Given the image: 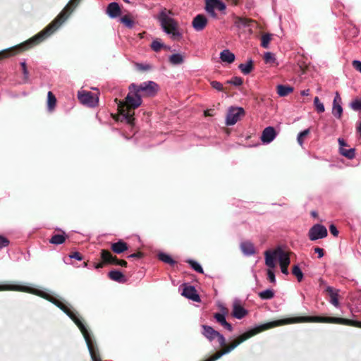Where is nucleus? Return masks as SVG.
Listing matches in <instances>:
<instances>
[{
    "mask_svg": "<svg viewBox=\"0 0 361 361\" xmlns=\"http://www.w3.org/2000/svg\"><path fill=\"white\" fill-rule=\"evenodd\" d=\"M240 0H233V5H238Z\"/></svg>",
    "mask_w": 361,
    "mask_h": 361,
    "instance_id": "nucleus-62",
    "label": "nucleus"
},
{
    "mask_svg": "<svg viewBox=\"0 0 361 361\" xmlns=\"http://www.w3.org/2000/svg\"><path fill=\"white\" fill-rule=\"evenodd\" d=\"M265 255V264L269 268H274L276 264L274 259L278 258L281 269V272L286 275L288 274V267L290 264V257L287 252L283 250L281 247H277L272 252L267 250Z\"/></svg>",
    "mask_w": 361,
    "mask_h": 361,
    "instance_id": "nucleus-6",
    "label": "nucleus"
},
{
    "mask_svg": "<svg viewBox=\"0 0 361 361\" xmlns=\"http://www.w3.org/2000/svg\"><path fill=\"white\" fill-rule=\"evenodd\" d=\"M208 20L203 14L197 15L192 21V26L197 32L202 31L207 25Z\"/></svg>",
    "mask_w": 361,
    "mask_h": 361,
    "instance_id": "nucleus-15",
    "label": "nucleus"
},
{
    "mask_svg": "<svg viewBox=\"0 0 361 361\" xmlns=\"http://www.w3.org/2000/svg\"><path fill=\"white\" fill-rule=\"evenodd\" d=\"M243 79L240 77H233L230 80H228L226 82L228 84H232L235 86H240L243 84Z\"/></svg>",
    "mask_w": 361,
    "mask_h": 361,
    "instance_id": "nucleus-46",
    "label": "nucleus"
},
{
    "mask_svg": "<svg viewBox=\"0 0 361 361\" xmlns=\"http://www.w3.org/2000/svg\"><path fill=\"white\" fill-rule=\"evenodd\" d=\"M352 65L356 71H359L361 73V61H357V60H354L352 62Z\"/></svg>",
    "mask_w": 361,
    "mask_h": 361,
    "instance_id": "nucleus-51",
    "label": "nucleus"
},
{
    "mask_svg": "<svg viewBox=\"0 0 361 361\" xmlns=\"http://www.w3.org/2000/svg\"><path fill=\"white\" fill-rule=\"evenodd\" d=\"M134 88L142 99V97H152L155 96L158 92L159 85L153 81H148L142 82L140 85L135 84Z\"/></svg>",
    "mask_w": 361,
    "mask_h": 361,
    "instance_id": "nucleus-7",
    "label": "nucleus"
},
{
    "mask_svg": "<svg viewBox=\"0 0 361 361\" xmlns=\"http://www.w3.org/2000/svg\"><path fill=\"white\" fill-rule=\"evenodd\" d=\"M329 231H330L331 233L334 236H338V231L337 230L336 227L334 224H331V225L329 226Z\"/></svg>",
    "mask_w": 361,
    "mask_h": 361,
    "instance_id": "nucleus-55",
    "label": "nucleus"
},
{
    "mask_svg": "<svg viewBox=\"0 0 361 361\" xmlns=\"http://www.w3.org/2000/svg\"><path fill=\"white\" fill-rule=\"evenodd\" d=\"M233 23H234V25L240 30L247 28L250 34H252V27L254 24H256L257 23L255 20H252L251 18L234 16H233Z\"/></svg>",
    "mask_w": 361,
    "mask_h": 361,
    "instance_id": "nucleus-12",
    "label": "nucleus"
},
{
    "mask_svg": "<svg viewBox=\"0 0 361 361\" xmlns=\"http://www.w3.org/2000/svg\"><path fill=\"white\" fill-rule=\"evenodd\" d=\"M164 47V44L161 43L159 40H154L151 44V48L156 52L161 50V48Z\"/></svg>",
    "mask_w": 361,
    "mask_h": 361,
    "instance_id": "nucleus-44",
    "label": "nucleus"
},
{
    "mask_svg": "<svg viewBox=\"0 0 361 361\" xmlns=\"http://www.w3.org/2000/svg\"><path fill=\"white\" fill-rule=\"evenodd\" d=\"M340 153L345 157L348 159H352L355 157V149L350 148L349 149H346L344 147H340Z\"/></svg>",
    "mask_w": 361,
    "mask_h": 361,
    "instance_id": "nucleus-34",
    "label": "nucleus"
},
{
    "mask_svg": "<svg viewBox=\"0 0 361 361\" xmlns=\"http://www.w3.org/2000/svg\"><path fill=\"white\" fill-rule=\"evenodd\" d=\"M303 322H321V323H331L342 325H347L361 328V322L352 320L341 317H322V316H301L290 317L286 319H279L266 324L259 325L254 329L240 334L235 339H234L228 345L226 343L225 337L219 332L216 338L221 349L214 353L204 361H216L219 359L222 355L229 353L234 350L238 345L245 342L251 337L257 335V334L266 331L267 329L274 328L279 326L294 323H303Z\"/></svg>",
    "mask_w": 361,
    "mask_h": 361,
    "instance_id": "nucleus-1",
    "label": "nucleus"
},
{
    "mask_svg": "<svg viewBox=\"0 0 361 361\" xmlns=\"http://www.w3.org/2000/svg\"><path fill=\"white\" fill-rule=\"evenodd\" d=\"M314 250L318 254L319 258H322L324 255V250L321 247H316L314 248Z\"/></svg>",
    "mask_w": 361,
    "mask_h": 361,
    "instance_id": "nucleus-53",
    "label": "nucleus"
},
{
    "mask_svg": "<svg viewBox=\"0 0 361 361\" xmlns=\"http://www.w3.org/2000/svg\"><path fill=\"white\" fill-rule=\"evenodd\" d=\"M357 132L360 133V135L361 136V122L360 123L359 126H357Z\"/></svg>",
    "mask_w": 361,
    "mask_h": 361,
    "instance_id": "nucleus-60",
    "label": "nucleus"
},
{
    "mask_svg": "<svg viewBox=\"0 0 361 361\" xmlns=\"http://www.w3.org/2000/svg\"><path fill=\"white\" fill-rule=\"evenodd\" d=\"M85 266L87 267V262H85Z\"/></svg>",
    "mask_w": 361,
    "mask_h": 361,
    "instance_id": "nucleus-64",
    "label": "nucleus"
},
{
    "mask_svg": "<svg viewBox=\"0 0 361 361\" xmlns=\"http://www.w3.org/2000/svg\"><path fill=\"white\" fill-rule=\"evenodd\" d=\"M272 35L269 33H266L263 35L261 37V46L263 48L267 49L269 48V44L271 40Z\"/></svg>",
    "mask_w": 361,
    "mask_h": 361,
    "instance_id": "nucleus-36",
    "label": "nucleus"
},
{
    "mask_svg": "<svg viewBox=\"0 0 361 361\" xmlns=\"http://www.w3.org/2000/svg\"><path fill=\"white\" fill-rule=\"evenodd\" d=\"M169 62L173 65H179L183 62V57L179 54H172L169 57Z\"/></svg>",
    "mask_w": 361,
    "mask_h": 361,
    "instance_id": "nucleus-35",
    "label": "nucleus"
},
{
    "mask_svg": "<svg viewBox=\"0 0 361 361\" xmlns=\"http://www.w3.org/2000/svg\"><path fill=\"white\" fill-rule=\"evenodd\" d=\"M240 249L246 255H252L255 253L254 245L250 241H244L240 243Z\"/></svg>",
    "mask_w": 361,
    "mask_h": 361,
    "instance_id": "nucleus-25",
    "label": "nucleus"
},
{
    "mask_svg": "<svg viewBox=\"0 0 361 361\" xmlns=\"http://www.w3.org/2000/svg\"><path fill=\"white\" fill-rule=\"evenodd\" d=\"M202 334L205 336L209 341H213L216 338V336L219 334V331L214 330L212 326L207 325H202Z\"/></svg>",
    "mask_w": 361,
    "mask_h": 361,
    "instance_id": "nucleus-24",
    "label": "nucleus"
},
{
    "mask_svg": "<svg viewBox=\"0 0 361 361\" xmlns=\"http://www.w3.org/2000/svg\"><path fill=\"white\" fill-rule=\"evenodd\" d=\"M205 4L207 6H212L213 8H216L219 11H224L226 9V5L221 0H206Z\"/></svg>",
    "mask_w": 361,
    "mask_h": 361,
    "instance_id": "nucleus-28",
    "label": "nucleus"
},
{
    "mask_svg": "<svg viewBox=\"0 0 361 361\" xmlns=\"http://www.w3.org/2000/svg\"><path fill=\"white\" fill-rule=\"evenodd\" d=\"M228 310L226 307H221V312H216L214 314V317L216 321L220 324L222 326H224L226 329L229 331L230 332L233 331L232 325L227 322L226 320V315L228 314Z\"/></svg>",
    "mask_w": 361,
    "mask_h": 361,
    "instance_id": "nucleus-14",
    "label": "nucleus"
},
{
    "mask_svg": "<svg viewBox=\"0 0 361 361\" xmlns=\"http://www.w3.org/2000/svg\"><path fill=\"white\" fill-rule=\"evenodd\" d=\"M210 85L211 86L218 90V91H220V92H224L226 91V88H224L222 85V84L218 81H216V80H212L210 82Z\"/></svg>",
    "mask_w": 361,
    "mask_h": 361,
    "instance_id": "nucleus-45",
    "label": "nucleus"
},
{
    "mask_svg": "<svg viewBox=\"0 0 361 361\" xmlns=\"http://www.w3.org/2000/svg\"><path fill=\"white\" fill-rule=\"evenodd\" d=\"M267 278L271 283H274L276 282L275 274L271 269L267 271Z\"/></svg>",
    "mask_w": 361,
    "mask_h": 361,
    "instance_id": "nucleus-50",
    "label": "nucleus"
},
{
    "mask_svg": "<svg viewBox=\"0 0 361 361\" xmlns=\"http://www.w3.org/2000/svg\"><path fill=\"white\" fill-rule=\"evenodd\" d=\"M78 98L82 104L90 107L96 106L99 102L98 97L90 92H78Z\"/></svg>",
    "mask_w": 361,
    "mask_h": 361,
    "instance_id": "nucleus-11",
    "label": "nucleus"
},
{
    "mask_svg": "<svg viewBox=\"0 0 361 361\" xmlns=\"http://www.w3.org/2000/svg\"><path fill=\"white\" fill-rule=\"evenodd\" d=\"M311 214L314 217H317V213L316 212H314V211L312 212Z\"/></svg>",
    "mask_w": 361,
    "mask_h": 361,
    "instance_id": "nucleus-61",
    "label": "nucleus"
},
{
    "mask_svg": "<svg viewBox=\"0 0 361 361\" xmlns=\"http://www.w3.org/2000/svg\"><path fill=\"white\" fill-rule=\"evenodd\" d=\"M276 136L274 128L269 126L265 128L262 133L261 140L263 143H270Z\"/></svg>",
    "mask_w": 361,
    "mask_h": 361,
    "instance_id": "nucleus-17",
    "label": "nucleus"
},
{
    "mask_svg": "<svg viewBox=\"0 0 361 361\" xmlns=\"http://www.w3.org/2000/svg\"><path fill=\"white\" fill-rule=\"evenodd\" d=\"M135 83H132L128 87V93L124 100L115 99L118 105L119 116L122 117L121 121H125L127 123L133 126L135 121V110L141 106L142 99L140 95L134 88Z\"/></svg>",
    "mask_w": 361,
    "mask_h": 361,
    "instance_id": "nucleus-3",
    "label": "nucleus"
},
{
    "mask_svg": "<svg viewBox=\"0 0 361 361\" xmlns=\"http://www.w3.org/2000/svg\"><path fill=\"white\" fill-rule=\"evenodd\" d=\"M326 293H327L328 296L329 297V302L336 307H338L339 306V290L338 289H336L333 287L328 286L326 290Z\"/></svg>",
    "mask_w": 361,
    "mask_h": 361,
    "instance_id": "nucleus-18",
    "label": "nucleus"
},
{
    "mask_svg": "<svg viewBox=\"0 0 361 361\" xmlns=\"http://www.w3.org/2000/svg\"><path fill=\"white\" fill-rule=\"evenodd\" d=\"M143 257V253L142 252H137L135 253L130 255L128 257V258H142Z\"/></svg>",
    "mask_w": 361,
    "mask_h": 361,
    "instance_id": "nucleus-57",
    "label": "nucleus"
},
{
    "mask_svg": "<svg viewBox=\"0 0 361 361\" xmlns=\"http://www.w3.org/2000/svg\"><path fill=\"white\" fill-rule=\"evenodd\" d=\"M238 68L244 75H247L251 73L254 68L253 61L250 59L247 63H240Z\"/></svg>",
    "mask_w": 361,
    "mask_h": 361,
    "instance_id": "nucleus-29",
    "label": "nucleus"
},
{
    "mask_svg": "<svg viewBox=\"0 0 361 361\" xmlns=\"http://www.w3.org/2000/svg\"><path fill=\"white\" fill-rule=\"evenodd\" d=\"M105 264H109V262H105L104 260L102 259L101 262L99 263H93V266L95 269H100L102 268Z\"/></svg>",
    "mask_w": 361,
    "mask_h": 361,
    "instance_id": "nucleus-56",
    "label": "nucleus"
},
{
    "mask_svg": "<svg viewBox=\"0 0 361 361\" xmlns=\"http://www.w3.org/2000/svg\"><path fill=\"white\" fill-rule=\"evenodd\" d=\"M62 234H54L49 240V243L54 245H61L63 244L66 238L67 235L65 234L63 231H62Z\"/></svg>",
    "mask_w": 361,
    "mask_h": 361,
    "instance_id": "nucleus-27",
    "label": "nucleus"
},
{
    "mask_svg": "<svg viewBox=\"0 0 361 361\" xmlns=\"http://www.w3.org/2000/svg\"><path fill=\"white\" fill-rule=\"evenodd\" d=\"M169 14L173 15V13L171 10L164 8L159 13L157 18L164 31L171 35L173 39L178 40L182 37V34L178 31V23L173 18L169 17Z\"/></svg>",
    "mask_w": 361,
    "mask_h": 361,
    "instance_id": "nucleus-5",
    "label": "nucleus"
},
{
    "mask_svg": "<svg viewBox=\"0 0 361 361\" xmlns=\"http://www.w3.org/2000/svg\"><path fill=\"white\" fill-rule=\"evenodd\" d=\"M292 274L297 278L299 282H300L302 280L303 274L298 265H294L293 267Z\"/></svg>",
    "mask_w": 361,
    "mask_h": 361,
    "instance_id": "nucleus-37",
    "label": "nucleus"
},
{
    "mask_svg": "<svg viewBox=\"0 0 361 361\" xmlns=\"http://www.w3.org/2000/svg\"><path fill=\"white\" fill-rule=\"evenodd\" d=\"M341 104V98L339 93L336 92L333 101L332 114L337 118H341L343 114V108Z\"/></svg>",
    "mask_w": 361,
    "mask_h": 361,
    "instance_id": "nucleus-16",
    "label": "nucleus"
},
{
    "mask_svg": "<svg viewBox=\"0 0 361 361\" xmlns=\"http://www.w3.org/2000/svg\"><path fill=\"white\" fill-rule=\"evenodd\" d=\"M259 297L262 300H270L274 297V291L267 289L258 293Z\"/></svg>",
    "mask_w": 361,
    "mask_h": 361,
    "instance_id": "nucleus-33",
    "label": "nucleus"
},
{
    "mask_svg": "<svg viewBox=\"0 0 361 361\" xmlns=\"http://www.w3.org/2000/svg\"><path fill=\"white\" fill-rule=\"evenodd\" d=\"M80 0H71L63 11L44 29L16 46L0 51V61L19 54L35 47L51 36L68 18Z\"/></svg>",
    "mask_w": 361,
    "mask_h": 361,
    "instance_id": "nucleus-2",
    "label": "nucleus"
},
{
    "mask_svg": "<svg viewBox=\"0 0 361 361\" xmlns=\"http://www.w3.org/2000/svg\"><path fill=\"white\" fill-rule=\"evenodd\" d=\"M20 66L22 67L24 82H27L29 81L30 75H29V72L27 68L26 63L25 61L21 62Z\"/></svg>",
    "mask_w": 361,
    "mask_h": 361,
    "instance_id": "nucleus-41",
    "label": "nucleus"
},
{
    "mask_svg": "<svg viewBox=\"0 0 361 361\" xmlns=\"http://www.w3.org/2000/svg\"><path fill=\"white\" fill-rule=\"evenodd\" d=\"M301 94L302 96H308L310 94V90H304L301 92Z\"/></svg>",
    "mask_w": 361,
    "mask_h": 361,
    "instance_id": "nucleus-59",
    "label": "nucleus"
},
{
    "mask_svg": "<svg viewBox=\"0 0 361 361\" xmlns=\"http://www.w3.org/2000/svg\"><path fill=\"white\" fill-rule=\"evenodd\" d=\"M220 59L223 62L231 63L235 61V55L228 49H224L220 53Z\"/></svg>",
    "mask_w": 361,
    "mask_h": 361,
    "instance_id": "nucleus-26",
    "label": "nucleus"
},
{
    "mask_svg": "<svg viewBox=\"0 0 361 361\" xmlns=\"http://www.w3.org/2000/svg\"><path fill=\"white\" fill-rule=\"evenodd\" d=\"M327 229L322 224H317L312 226L308 231V238L310 240L314 241L326 237Z\"/></svg>",
    "mask_w": 361,
    "mask_h": 361,
    "instance_id": "nucleus-9",
    "label": "nucleus"
},
{
    "mask_svg": "<svg viewBox=\"0 0 361 361\" xmlns=\"http://www.w3.org/2000/svg\"><path fill=\"white\" fill-rule=\"evenodd\" d=\"M37 292L38 293H36L37 295L45 298L46 300H47L49 302L54 304L56 306H57L59 308H60L63 312H64L67 315H68V313H70V312H71L72 309L70 307H68L67 305H66L65 303L61 302L60 300L54 298V296H52L48 293H44V292H42L39 290H37Z\"/></svg>",
    "mask_w": 361,
    "mask_h": 361,
    "instance_id": "nucleus-13",
    "label": "nucleus"
},
{
    "mask_svg": "<svg viewBox=\"0 0 361 361\" xmlns=\"http://www.w3.org/2000/svg\"><path fill=\"white\" fill-rule=\"evenodd\" d=\"M70 257L71 258L76 259L78 260H82V255L80 252H75L71 253L70 255Z\"/></svg>",
    "mask_w": 361,
    "mask_h": 361,
    "instance_id": "nucleus-54",
    "label": "nucleus"
},
{
    "mask_svg": "<svg viewBox=\"0 0 361 361\" xmlns=\"http://www.w3.org/2000/svg\"><path fill=\"white\" fill-rule=\"evenodd\" d=\"M182 295L192 301L200 302V297L197 294L195 287L192 286H185L183 290Z\"/></svg>",
    "mask_w": 361,
    "mask_h": 361,
    "instance_id": "nucleus-19",
    "label": "nucleus"
},
{
    "mask_svg": "<svg viewBox=\"0 0 361 361\" xmlns=\"http://www.w3.org/2000/svg\"><path fill=\"white\" fill-rule=\"evenodd\" d=\"M188 263L191 266V267L195 270L198 273H200V274H203L204 273V271H203V269L202 267L200 266V264H198L197 262L194 261V260H188Z\"/></svg>",
    "mask_w": 361,
    "mask_h": 361,
    "instance_id": "nucleus-40",
    "label": "nucleus"
},
{
    "mask_svg": "<svg viewBox=\"0 0 361 361\" xmlns=\"http://www.w3.org/2000/svg\"><path fill=\"white\" fill-rule=\"evenodd\" d=\"M111 250L113 252L119 255L128 250V245L123 240H119L116 243H111Z\"/></svg>",
    "mask_w": 361,
    "mask_h": 361,
    "instance_id": "nucleus-20",
    "label": "nucleus"
},
{
    "mask_svg": "<svg viewBox=\"0 0 361 361\" xmlns=\"http://www.w3.org/2000/svg\"><path fill=\"white\" fill-rule=\"evenodd\" d=\"M338 143H339L340 147H344L348 145L347 143L345 142V140L341 138H338Z\"/></svg>",
    "mask_w": 361,
    "mask_h": 361,
    "instance_id": "nucleus-58",
    "label": "nucleus"
},
{
    "mask_svg": "<svg viewBox=\"0 0 361 361\" xmlns=\"http://www.w3.org/2000/svg\"><path fill=\"white\" fill-rule=\"evenodd\" d=\"M314 105L316 111L318 113H323L325 111L324 106L323 103H322L318 97H315L314 99Z\"/></svg>",
    "mask_w": 361,
    "mask_h": 361,
    "instance_id": "nucleus-38",
    "label": "nucleus"
},
{
    "mask_svg": "<svg viewBox=\"0 0 361 361\" xmlns=\"http://www.w3.org/2000/svg\"><path fill=\"white\" fill-rule=\"evenodd\" d=\"M108 277L112 281L122 283H126L127 281L125 275L121 271L116 269L110 271L108 273Z\"/></svg>",
    "mask_w": 361,
    "mask_h": 361,
    "instance_id": "nucleus-23",
    "label": "nucleus"
},
{
    "mask_svg": "<svg viewBox=\"0 0 361 361\" xmlns=\"http://www.w3.org/2000/svg\"><path fill=\"white\" fill-rule=\"evenodd\" d=\"M136 66L140 71H148L151 68V66L149 64L144 65L142 63H137Z\"/></svg>",
    "mask_w": 361,
    "mask_h": 361,
    "instance_id": "nucleus-52",
    "label": "nucleus"
},
{
    "mask_svg": "<svg viewBox=\"0 0 361 361\" xmlns=\"http://www.w3.org/2000/svg\"><path fill=\"white\" fill-rule=\"evenodd\" d=\"M68 316L74 322L80 330L86 341L92 361H101V357L97 344L93 341L82 319L78 316L77 312L72 310L70 313H68Z\"/></svg>",
    "mask_w": 361,
    "mask_h": 361,
    "instance_id": "nucleus-4",
    "label": "nucleus"
},
{
    "mask_svg": "<svg viewBox=\"0 0 361 361\" xmlns=\"http://www.w3.org/2000/svg\"><path fill=\"white\" fill-rule=\"evenodd\" d=\"M56 104V98L55 95L51 92L47 94V106L49 111H52Z\"/></svg>",
    "mask_w": 361,
    "mask_h": 361,
    "instance_id": "nucleus-32",
    "label": "nucleus"
},
{
    "mask_svg": "<svg viewBox=\"0 0 361 361\" xmlns=\"http://www.w3.org/2000/svg\"><path fill=\"white\" fill-rule=\"evenodd\" d=\"M8 244V239L0 235V249L7 247Z\"/></svg>",
    "mask_w": 361,
    "mask_h": 361,
    "instance_id": "nucleus-49",
    "label": "nucleus"
},
{
    "mask_svg": "<svg viewBox=\"0 0 361 361\" xmlns=\"http://www.w3.org/2000/svg\"><path fill=\"white\" fill-rule=\"evenodd\" d=\"M100 257L102 260L105 262H109V264L118 265L123 267H126L128 265V262L126 260L119 259L108 250L102 249L100 252Z\"/></svg>",
    "mask_w": 361,
    "mask_h": 361,
    "instance_id": "nucleus-10",
    "label": "nucleus"
},
{
    "mask_svg": "<svg viewBox=\"0 0 361 361\" xmlns=\"http://www.w3.org/2000/svg\"><path fill=\"white\" fill-rule=\"evenodd\" d=\"M293 91V88L290 86L279 85L277 86V93L281 97H286Z\"/></svg>",
    "mask_w": 361,
    "mask_h": 361,
    "instance_id": "nucleus-30",
    "label": "nucleus"
},
{
    "mask_svg": "<svg viewBox=\"0 0 361 361\" xmlns=\"http://www.w3.org/2000/svg\"><path fill=\"white\" fill-rule=\"evenodd\" d=\"M350 106L355 111H361V100L356 99L352 102Z\"/></svg>",
    "mask_w": 361,
    "mask_h": 361,
    "instance_id": "nucleus-47",
    "label": "nucleus"
},
{
    "mask_svg": "<svg viewBox=\"0 0 361 361\" xmlns=\"http://www.w3.org/2000/svg\"><path fill=\"white\" fill-rule=\"evenodd\" d=\"M158 259L161 262L168 264L171 266H174L176 264V262L172 259V257L166 253L161 252L158 255Z\"/></svg>",
    "mask_w": 361,
    "mask_h": 361,
    "instance_id": "nucleus-31",
    "label": "nucleus"
},
{
    "mask_svg": "<svg viewBox=\"0 0 361 361\" xmlns=\"http://www.w3.org/2000/svg\"><path fill=\"white\" fill-rule=\"evenodd\" d=\"M106 13L112 18L118 17L121 13L118 4L116 2L110 3L107 6Z\"/></svg>",
    "mask_w": 361,
    "mask_h": 361,
    "instance_id": "nucleus-21",
    "label": "nucleus"
},
{
    "mask_svg": "<svg viewBox=\"0 0 361 361\" xmlns=\"http://www.w3.org/2000/svg\"><path fill=\"white\" fill-rule=\"evenodd\" d=\"M204 115H205V116H212V114L209 113V111H208V110L204 111Z\"/></svg>",
    "mask_w": 361,
    "mask_h": 361,
    "instance_id": "nucleus-63",
    "label": "nucleus"
},
{
    "mask_svg": "<svg viewBox=\"0 0 361 361\" xmlns=\"http://www.w3.org/2000/svg\"><path fill=\"white\" fill-rule=\"evenodd\" d=\"M247 311L238 302H235L233 305L232 316L236 319H240L245 317Z\"/></svg>",
    "mask_w": 361,
    "mask_h": 361,
    "instance_id": "nucleus-22",
    "label": "nucleus"
},
{
    "mask_svg": "<svg viewBox=\"0 0 361 361\" xmlns=\"http://www.w3.org/2000/svg\"><path fill=\"white\" fill-rule=\"evenodd\" d=\"M245 115V111L242 107H231L227 113L226 124L233 126Z\"/></svg>",
    "mask_w": 361,
    "mask_h": 361,
    "instance_id": "nucleus-8",
    "label": "nucleus"
},
{
    "mask_svg": "<svg viewBox=\"0 0 361 361\" xmlns=\"http://www.w3.org/2000/svg\"><path fill=\"white\" fill-rule=\"evenodd\" d=\"M264 61L266 63L271 64L275 63L276 59L272 53L267 52L264 56Z\"/></svg>",
    "mask_w": 361,
    "mask_h": 361,
    "instance_id": "nucleus-43",
    "label": "nucleus"
},
{
    "mask_svg": "<svg viewBox=\"0 0 361 361\" xmlns=\"http://www.w3.org/2000/svg\"><path fill=\"white\" fill-rule=\"evenodd\" d=\"M310 129H306L298 134L297 140L300 145H302L304 140L310 134Z\"/></svg>",
    "mask_w": 361,
    "mask_h": 361,
    "instance_id": "nucleus-42",
    "label": "nucleus"
},
{
    "mask_svg": "<svg viewBox=\"0 0 361 361\" xmlns=\"http://www.w3.org/2000/svg\"><path fill=\"white\" fill-rule=\"evenodd\" d=\"M205 10L212 17H213V18L217 17V14L216 13L214 8H213L212 6H207V4H205Z\"/></svg>",
    "mask_w": 361,
    "mask_h": 361,
    "instance_id": "nucleus-48",
    "label": "nucleus"
},
{
    "mask_svg": "<svg viewBox=\"0 0 361 361\" xmlns=\"http://www.w3.org/2000/svg\"><path fill=\"white\" fill-rule=\"evenodd\" d=\"M121 21L122 23H123L126 27L131 28L133 27L134 22L133 20L130 18L128 15H125L121 18Z\"/></svg>",
    "mask_w": 361,
    "mask_h": 361,
    "instance_id": "nucleus-39",
    "label": "nucleus"
}]
</instances>
